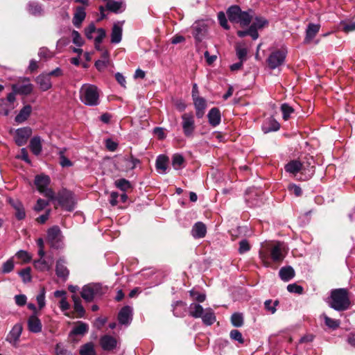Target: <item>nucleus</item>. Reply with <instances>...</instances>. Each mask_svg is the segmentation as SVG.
<instances>
[{"mask_svg":"<svg viewBox=\"0 0 355 355\" xmlns=\"http://www.w3.org/2000/svg\"><path fill=\"white\" fill-rule=\"evenodd\" d=\"M51 178L46 175V207L49 202H52L55 209L60 207L64 211H73L76 207L73 193L66 189H62L55 193L53 189L49 188Z\"/></svg>","mask_w":355,"mask_h":355,"instance_id":"obj_1","label":"nucleus"},{"mask_svg":"<svg viewBox=\"0 0 355 355\" xmlns=\"http://www.w3.org/2000/svg\"><path fill=\"white\" fill-rule=\"evenodd\" d=\"M253 11L248 10L243 11L239 6L233 5L229 7L226 11L229 21L233 24H239L241 27L248 26L253 19Z\"/></svg>","mask_w":355,"mask_h":355,"instance_id":"obj_2","label":"nucleus"},{"mask_svg":"<svg viewBox=\"0 0 355 355\" xmlns=\"http://www.w3.org/2000/svg\"><path fill=\"white\" fill-rule=\"evenodd\" d=\"M330 306L336 311L347 310L351 304L349 291L347 288H336L331 291Z\"/></svg>","mask_w":355,"mask_h":355,"instance_id":"obj_3","label":"nucleus"},{"mask_svg":"<svg viewBox=\"0 0 355 355\" xmlns=\"http://www.w3.org/2000/svg\"><path fill=\"white\" fill-rule=\"evenodd\" d=\"M46 243L54 250H60L63 248V235L58 225H53L46 231Z\"/></svg>","mask_w":355,"mask_h":355,"instance_id":"obj_4","label":"nucleus"},{"mask_svg":"<svg viewBox=\"0 0 355 355\" xmlns=\"http://www.w3.org/2000/svg\"><path fill=\"white\" fill-rule=\"evenodd\" d=\"M80 101L86 105L96 106L99 104V94L97 87L89 85L80 91Z\"/></svg>","mask_w":355,"mask_h":355,"instance_id":"obj_5","label":"nucleus"},{"mask_svg":"<svg viewBox=\"0 0 355 355\" xmlns=\"http://www.w3.org/2000/svg\"><path fill=\"white\" fill-rule=\"evenodd\" d=\"M287 55V50L284 48L272 51L266 60L268 67L275 69L284 64Z\"/></svg>","mask_w":355,"mask_h":355,"instance_id":"obj_6","label":"nucleus"},{"mask_svg":"<svg viewBox=\"0 0 355 355\" xmlns=\"http://www.w3.org/2000/svg\"><path fill=\"white\" fill-rule=\"evenodd\" d=\"M104 293L103 288L100 284H89L83 287L81 297L87 302L93 301L96 296H101Z\"/></svg>","mask_w":355,"mask_h":355,"instance_id":"obj_7","label":"nucleus"},{"mask_svg":"<svg viewBox=\"0 0 355 355\" xmlns=\"http://www.w3.org/2000/svg\"><path fill=\"white\" fill-rule=\"evenodd\" d=\"M182 127L184 136L193 137L196 129L194 116L192 112L184 113L182 116Z\"/></svg>","mask_w":355,"mask_h":355,"instance_id":"obj_8","label":"nucleus"},{"mask_svg":"<svg viewBox=\"0 0 355 355\" xmlns=\"http://www.w3.org/2000/svg\"><path fill=\"white\" fill-rule=\"evenodd\" d=\"M33 87L29 78H21L17 83L12 85V92L10 94H15V96L17 94L28 95L31 93Z\"/></svg>","mask_w":355,"mask_h":355,"instance_id":"obj_9","label":"nucleus"},{"mask_svg":"<svg viewBox=\"0 0 355 355\" xmlns=\"http://www.w3.org/2000/svg\"><path fill=\"white\" fill-rule=\"evenodd\" d=\"M16 98L15 94L9 93L6 98L0 99V114L7 116L10 110L14 109V102Z\"/></svg>","mask_w":355,"mask_h":355,"instance_id":"obj_10","label":"nucleus"},{"mask_svg":"<svg viewBox=\"0 0 355 355\" xmlns=\"http://www.w3.org/2000/svg\"><path fill=\"white\" fill-rule=\"evenodd\" d=\"M89 330L88 325L81 321L77 322V325L75 326L69 334V340L74 343L78 342V339H76V336H83L87 333Z\"/></svg>","mask_w":355,"mask_h":355,"instance_id":"obj_11","label":"nucleus"},{"mask_svg":"<svg viewBox=\"0 0 355 355\" xmlns=\"http://www.w3.org/2000/svg\"><path fill=\"white\" fill-rule=\"evenodd\" d=\"M32 134V130L29 127L18 128L15 131V143L21 146L26 144L28 139Z\"/></svg>","mask_w":355,"mask_h":355,"instance_id":"obj_12","label":"nucleus"},{"mask_svg":"<svg viewBox=\"0 0 355 355\" xmlns=\"http://www.w3.org/2000/svg\"><path fill=\"white\" fill-rule=\"evenodd\" d=\"M207 26L202 22H196L192 26V35L197 43H200L205 37Z\"/></svg>","mask_w":355,"mask_h":355,"instance_id":"obj_13","label":"nucleus"},{"mask_svg":"<svg viewBox=\"0 0 355 355\" xmlns=\"http://www.w3.org/2000/svg\"><path fill=\"white\" fill-rule=\"evenodd\" d=\"M23 327L21 323L15 324L6 337V341L11 343L13 346H17L22 333Z\"/></svg>","mask_w":355,"mask_h":355,"instance_id":"obj_14","label":"nucleus"},{"mask_svg":"<svg viewBox=\"0 0 355 355\" xmlns=\"http://www.w3.org/2000/svg\"><path fill=\"white\" fill-rule=\"evenodd\" d=\"M65 263L64 258L61 257L57 261L55 266L56 275L63 281H66L69 275V270L65 266Z\"/></svg>","mask_w":355,"mask_h":355,"instance_id":"obj_15","label":"nucleus"},{"mask_svg":"<svg viewBox=\"0 0 355 355\" xmlns=\"http://www.w3.org/2000/svg\"><path fill=\"white\" fill-rule=\"evenodd\" d=\"M132 308L130 306H124L118 313V320L121 324L127 325L132 320Z\"/></svg>","mask_w":355,"mask_h":355,"instance_id":"obj_16","label":"nucleus"},{"mask_svg":"<svg viewBox=\"0 0 355 355\" xmlns=\"http://www.w3.org/2000/svg\"><path fill=\"white\" fill-rule=\"evenodd\" d=\"M100 345L105 351H112L116 347L117 341L110 335H104L100 339Z\"/></svg>","mask_w":355,"mask_h":355,"instance_id":"obj_17","label":"nucleus"},{"mask_svg":"<svg viewBox=\"0 0 355 355\" xmlns=\"http://www.w3.org/2000/svg\"><path fill=\"white\" fill-rule=\"evenodd\" d=\"M306 166L304 162L298 160H292L285 166V170L290 173L296 174L300 171H305Z\"/></svg>","mask_w":355,"mask_h":355,"instance_id":"obj_18","label":"nucleus"},{"mask_svg":"<svg viewBox=\"0 0 355 355\" xmlns=\"http://www.w3.org/2000/svg\"><path fill=\"white\" fill-rule=\"evenodd\" d=\"M207 227L202 222L196 223L191 230V235L195 239H202L206 236Z\"/></svg>","mask_w":355,"mask_h":355,"instance_id":"obj_19","label":"nucleus"},{"mask_svg":"<svg viewBox=\"0 0 355 355\" xmlns=\"http://www.w3.org/2000/svg\"><path fill=\"white\" fill-rule=\"evenodd\" d=\"M208 121L212 127H216L221 121L220 111L218 107H212L207 114Z\"/></svg>","mask_w":355,"mask_h":355,"instance_id":"obj_20","label":"nucleus"},{"mask_svg":"<svg viewBox=\"0 0 355 355\" xmlns=\"http://www.w3.org/2000/svg\"><path fill=\"white\" fill-rule=\"evenodd\" d=\"M86 17L85 9L83 6H77L75 10L74 15L72 19L73 24L76 28H80Z\"/></svg>","mask_w":355,"mask_h":355,"instance_id":"obj_21","label":"nucleus"},{"mask_svg":"<svg viewBox=\"0 0 355 355\" xmlns=\"http://www.w3.org/2000/svg\"><path fill=\"white\" fill-rule=\"evenodd\" d=\"M28 327L29 331L33 333H37L42 330V323L38 319L37 315H32L29 317Z\"/></svg>","mask_w":355,"mask_h":355,"instance_id":"obj_22","label":"nucleus"},{"mask_svg":"<svg viewBox=\"0 0 355 355\" xmlns=\"http://www.w3.org/2000/svg\"><path fill=\"white\" fill-rule=\"evenodd\" d=\"M37 245L39 246L38 254L40 256V259L35 261L34 262V266L36 268L42 270L44 268V260L43 259L44 251V242H43L42 238L38 239Z\"/></svg>","mask_w":355,"mask_h":355,"instance_id":"obj_23","label":"nucleus"},{"mask_svg":"<svg viewBox=\"0 0 355 355\" xmlns=\"http://www.w3.org/2000/svg\"><path fill=\"white\" fill-rule=\"evenodd\" d=\"M320 25L309 24L306 31V37L304 38V43H309L313 39L320 30Z\"/></svg>","mask_w":355,"mask_h":355,"instance_id":"obj_24","label":"nucleus"},{"mask_svg":"<svg viewBox=\"0 0 355 355\" xmlns=\"http://www.w3.org/2000/svg\"><path fill=\"white\" fill-rule=\"evenodd\" d=\"M295 270L291 266L282 267L279 275L284 282H288L295 277Z\"/></svg>","mask_w":355,"mask_h":355,"instance_id":"obj_25","label":"nucleus"},{"mask_svg":"<svg viewBox=\"0 0 355 355\" xmlns=\"http://www.w3.org/2000/svg\"><path fill=\"white\" fill-rule=\"evenodd\" d=\"M173 306V315L175 317H183L185 315V313L187 312V304L185 302L181 300L176 301Z\"/></svg>","mask_w":355,"mask_h":355,"instance_id":"obj_26","label":"nucleus"},{"mask_svg":"<svg viewBox=\"0 0 355 355\" xmlns=\"http://www.w3.org/2000/svg\"><path fill=\"white\" fill-rule=\"evenodd\" d=\"M73 301L74 313H76V318H83L85 315V310L81 304V300L76 295H72Z\"/></svg>","mask_w":355,"mask_h":355,"instance_id":"obj_27","label":"nucleus"},{"mask_svg":"<svg viewBox=\"0 0 355 355\" xmlns=\"http://www.w3.org/2000/svg\"><path fill=\"white\" fill-rule=\"evenodd\" d=\"M32 111L31 105L24 106L15 116V121L17 123H21L27 120Z\"/></svg>","mask_w":355,"mask_h":355,"instance_id":"obj_28","label":"nucleus"},{"mask_svg":"<svg viewBox=\"0 0 355 355\" xmlns=\"http://www.w3.org/2000/svg\"><path fill=\"white\" fill-rule=\"evenodd\" d=\"M122 39V28L116 24H114L112 28L111 42L118 44Z\"/></svg>","mask_w":355,"mask_h":355,"instance_id":"obj_29","label":"nucleus"},{"mask_svg":"<svg viewBox=\"0 0 355 355\" xmlns=\"http://www.w3.org/2000/svg\"><path fill=\"white\" fill-rule=\"evenodd\" d=\"M270 257L272 261L275 263H280L283 261L284 257L282 253L279 244H277L271 248Z\"/></svg>","mask_w":355,"mask_h":355,"instance_id":"obj_30","label":"nucleus"},{"mask_svg":"<svg viewBox=\"0 0 355 355\" xmlns=\"http://www.w3.org/2000/svg\"><path fill=\"white\" fill-rule=\"evenodd\" d=\"M280 124L273 118H270L268 121L263 125V131L268 133L272 131H277Z\"/></svg>","mask_w":355,"mask_h":355,"instance_id":"obj_31","label":"nucleus"},{"mask_svg":"<svg viewBox=\"0 0 355 355\" xmlns=\"http://www.w3.org/2000/svg\"><path fill=\"white\" fill-rule=\"evenodd\" d=\"M11 205L15 208L16 212H15V216L18 220H22L26 217V212L24 208L23 205L19 201H15L12 200L10 201Z\"/></svg>","mask_w":355,"mask_h":355,"instance_id":"obj_32","label":"nucleus"},{"mask_svg":"<svg viewBox=\"0 0 355 355\" xmlns=\"http://www.w3.org/2000/svg\"><path fill=\"white\" fill-rule=\"evenodd\" d=\"M169 159L166 155H159L156 159L155 166L157 170H162L166 173Z\"/></svg>","mask_w":355,"mask_h":355,"instance_id":"obj_33","label":"nucleus"},{"mask_svg":"<svg viewBox=\"0 0 355 355\" xmlns=\"http://www.w3.org/2000/svg\"><path fill=\"white\" fill-rule=\"evenodd\" d=\"M200 318H202L203 323L207 326L211 325L216 320L215 314L211 309H207L205 314L202 313Z\"/></svg>","mask_w":355,"mask_h":355,"instance_id":"obj_34","label":"nucleus"},{"mask_svg":"<svg viewBox=\"0 0 355 355\" xmlns=\"http://www.w3.org/2000/svg\"><path fill=\"white\" fill-rule=\"evenodd\" d=\"M203 307L199 304L191 303L189 306V315L195 318H200L203 313Z\"/></svg>","mask_w":355,"mask_h":355,"instance_id":"obj_35","label":"nucleus"},{"mask_svg":"<svg viewBox=\"0 0 355 355\" xmlns=\"http://www.w3.org/2000/svg\"><path fill=\"white\" fill-rule=\"evenodd\" d=\"M62 75V71L60 67L46 73V91L52 87V83L50 82L51 77H59Z\"/></svg>","mask_w":355,"mask_h":355,"instance_id":"obj_36","label":"nucleus"},{"mask_svg":"<svg viewBox=\"0 0 355 355\" xmlns=\"http://www.w3.org/2000/svg\"><path fill=\"white\" fill-rule=\"evenodd\" d=\"M114 185L116 186V188H118L119 189L123 192H126L128 190L132 189L130 182L125 178L116 180L114 182Z\"/></svg>","mask_w":355,"mask_h":355,"instance_id":"obj_37","label":"nucleus"},{"mask_svg":"<svg viewBox=\"0 0 355 355\" xmlns=\"http://www.w3.org/2000/svg\"><path fill=\"white\" fill-rule=\"evenodd\" d=\"M30 148L33 153L37 155L42 150L41 139L38 137H35L30 141Z\"/></svg>","mask_w":355,"mask_h":355,"instance_id":"obj_38","label":"nucleus"},{"mask_svg":"<svg viewBox=\"0 0 355 355\" xmlns=\"http://www.w3.org/2000/svg\"><path fill=\"white\" fill-rule=\"evenodd\" d=\"M80 355H96L92 343H87L81 346L79 350Z\"/></svg>","mask_w":355,"mask_h":355,"instance_id":"obj_39","label":"nucleus"},{"mask_svg":"<svg viewBox=\"0 0 355 355\" xmlns=\"http://www.w3.org/2000/svg\"><path fill=\"white\" fill-rule=\"evenodd\" d=\"M281 111L282 112V117L284 121L290 119L291 114L294 112V109L288 103H283L281 105Z\"/></svg>","mask_w":355,"mask_h":355,"instance_id":"obj_40","label":"nucleus"},{"mask_svg":"<svg viewBox=\"0 0 355 355\" xmlns=\"http://www.w3.org/2000/svg\"><path fill=\"white\" fill-rule=\"evenodd\" d=\"M28 11L33 15H40L42 11V6L37 2H29L28 4Z\"/></svg>","mask_w":355,"mask_h":355,"instance_id":"obj_41","label":"nucleus"},{"mask_svg":"<svg viewBox=\"0 0 355 355\" xmlns=\"http://www.w3.org/2000/svg\"><path fill=\"white\" fill-rule=\"evenodd\" d=\"M231 322L234 327H240L243 324V317L241 313H234L231 316Z\"/></svg>","mask_w":355,"mask_h":355,"instance_id":"obj_42","label":"nucleus"},{"mask_svg":"<svg viewBox=\"0 0 355 355\" xmlns=\"http://www.w3.org/2000/svg\"><path fill=\"white\" fill-rule=\"evenodd\" d=\"M34 184L40 193H43L44 191V175L43 174L36 175Z\"/></svg>","mask_w":355,"mask_h":355,"instance_id":"obj_43","label":"nucleus"},{"mask_svg":"<svg viewBox=\"0 0 355 355\" xmlns=\"http://www.w3.org/2000/svg\"><path fill=\"white\" fill-rule=\"evenodd\" d=\"M121 7L122 3L119 1H109L106 4V9L114 13H118Z\"/></svg>","mask_w":355,"mask_h":355,"instance_id":"obj_44","label":"nucleus"},{"mask_svg":"<svg viewBox=\"0 0 355 355\" xmlns=\"http://www.w3.org/2000/svg\"><path fill=\"white\" fill-rule=\"evenodd\" d=\"M59 164L63 168L73 166V162L64 156L63 150L59 151Z\"/></svg>","mask_w":355,"mask_h":355,"instance_id":"obj_45","label":"nucleus"},{"mask_svg":"<svg viewBox=\"0 0 355 355\" xmlns=\"http://www.w3.org/2000/svg\"><path fill=\"white\" fill-rule=\"evenodd\" d=\"M24 283L30 282L31 280V268H26L18 272Z\"/></svg>","mask_w":355,"mask_h":355,"instance_id":"obj_46","label":"nucleus"},{"mask_svg":"<svg viewBox=\"0 0 355 355\" xmlns=\"http://www.w3.org/2000/svg\"><path fill=\"white\" fill-rule=\"evenodd\" d=\"M16 257L20 260H21L24 263H28L31 261L32 257L31 255L25 250H19L16 254Z\"/></svg>","mask_w":355,"mask_h":355,"instance_id":"obj_47","label":"nucleus"},{"mask_svg":"<svg viewBox=\"0 0 355 355\" xmlns=\"http://www.w3.org/2000/svg\"><path fill=\"white\" fill-rule=\"evenodd\" d=\"M184 162V157L180 154H174L172 157V165L175 168L178 169V167H180Z\"/></svg>","mask_w":355,"mask_h":355,"instance_id":"obj_48","label":"nucleus"},{"mask_svg":"<svg viewBox=\"0 0 355 355\" xmlns=\"http://www.w3.org/2000/svg\"><path fill=\"white\" fill-rule=\"evenodd\" d=\"M218 20L220 25L225 30H230V26L228 24L225 14L220 11L218 13Z\"/></svg>","mask_w":355,"mask_h":355,"instance_id":"obj_49","label":"nucleus"},{"mask_svg":"<svg viewBox=\"0 0 355 355\" xmlns=\"http://www.w3.org/2000/svg\"><path fill=\"white\" fill-rule=\"evenodd\" d=\"M71 36L73 38V43L78 46H82L85 42L83 40L80 34L76 30H73L71 32Z\"/></svg>","mask_w":355,"mask_h":355,"instance_id":"obj_50","label":"nucleus"},{"mask_svg":"<svg viewBox=\"0 0 355 355\" xmlns=\"http://www.w3.org/2000/svg\"><path fill=\"white\" fill-rule=\"evenodd\" d=\"M56 355H73L72 352L67 349L65 346L61 343H58L55 346Z\"/></svg>","mask_w":355,"mask_h":355,"instance_id":"obj_51","label":"nucleus"},{"mask_svg":"<svg viewBox=\"0 0 355 355\" xmlns=\"http://www.w3.org/2000/svg\"><path fill=\"white\" fill-rule=\"evenodd\" d=\"M239 252L240 254H244L248 252L251 248V246L247 239H242L239 241Z\"/></svg>","mask_w":355,"mask_h":355,"instance_id":"obj_52","label":"nucleus"},{"mask_svg":"<svg viewBox=\"0 0 355 355\" xmlns=\"http://www.w3.org/2000/svg\"><path fill=\"white\" fill-rule=\"evenodd\" d=\"M190 296L198 302H203L206 300V295L204 293H200L198 291L191 290L189 291Z\"/></svg>","mask_w":355,"mask_h":355,"instance_id":"obj_53","label":"nucleus"},{"mask_svg":"<svg viewBox=\"0 0 355 355\" xmlns=\"http://www.w3.org/2000/svg\"><path fill=\"white\" fill-rule=\"evenodd\" d=\"M14 269V262L12 259H8L3 263L1 272L3 274L9 273Z\"/></svg>","mask_w":355,"mask_h":355,"instance_id":"obj_54","label":"nucleus"},{"mask_svg":"<svg viewBox=\"0 0 355 355\" xmlns=\"http://www.w3.org/2000/svg\"><path fill=\"white\" fill-rule=\"evenodd\" d=\"M324 322H325V324L332 329H337L339 325H340V321L339 320H334V319H332L328 316H325L324 317Z\"/></svg>","mask_w":355,"mask_h":355,"instance_id":"obj_55","label":"nucleus"},{"mask_svg":"<svg viewBox=\"0 0 355 355\" xmlns=\"http://www.w3.org/2000/svg\"><path fill=\"white\" fill-rule=\"evenodd\" d=\"M230 336L231 339L238 341L239 343H244V339L242 334L237 329H233L230 331Z\"/></svg>","mask_w":355,"mask_h":355,"instance_id":"obj_56","label":"nucleus"},{"mask_svg":"<svg viewBox=\"0 0 355 355\" xmlns=\"http://www.w3.org/2000/svg\"><path fill=\"white\" fill-rule=\"evenodd\" d=\"M252 23H254L259 29H261L268 25V21L263 17H255Z\"/></svg>","mask_w":355,"mask_h":355,"instance_id":"obj_57","label":"nucleus"},{"mask_svg":"<svg viewBox=\"0 0 355 355\" xmlns=\"http://www.w3.org/2000/svg\"><path fill=\"white\" fill-rule=\"evenodd\" d=\"M193 101L196 109H206L207 103L204 98L198 96Z\"/></svg>","mask_w":355,"mask_h":355,"instance_id":"obj_58","label":"nucleus"},{"mask_svg":"<svg viewBox=\"0 0 355 355\" xmlns=\"http://www.w3.org/2000/svg\"><path fill=\"white\" fill-rule=\"evenodd\" d=\"M287 290L290 293H294L297 294H302L304 288L302 286L296 284H291L287 286Z\"/></svg>","mask_w":355,"mask_h":355,"instance_id":"obj_59","label":"nucleus"},{"mask_svg":"<svg viewBox=\"0 0 355 355\" xmlns=\"http://www.w3.org/2000/svg\"><path fill=\"white\" fill-rule=\"evenodd\" d=\"M288 190L293 193L296 197H300L302 195V190L301 187L295 184H290L288 186Z\"/></svg>","mask_w":355,"mask_h":355,"instance_id":"obj_60","label":"nucleus"},{"mask_svg":"<svg viewBox=\"0 0 355 355\" xmlns=\"http://www.w3.org/2000/svg\"><path fill=\"white\" fill-rule=\"evenodd\" d=\"M236 55L240 61H245L247 57V49L245 48H241L239 46H236Z\"/></svg>","mask_w":355,"mask_h":355,"instance_id":"obj_61","label":"nucleus"},{"mask_svg":"<svg viewBox=\"0 0 355 355\" xmlns=\"http://www.w3.org/2000/svg\"><path fill=\"white\" fill-rule=\"evenodd\" d=\"M258 30H259V28L257 27V26L254 23H252L250 25L249 28H248V31L250 33L249 35L254 40H257L259 36V35L258 33Z\"/></svg>","mask_w":355,"mask_h":355,"instance_id":"obj_62","label":"nucleus"},{"mask_svg":"<svg viewBox=\"0 0 355 355\" xmlns=\"http://www.w3.org/2000/svg\"><path fill=\"white\" fill-rule=\"evenodd\" d=\"M97 31L95 25L92 23L87 28H85V34L86 37L88 40H92L93 38L92 34Z\"/></svg>","mask_w":355,"mask_h":355,"instance_id":"obj_63","label":"nucleus"},{"mask_svg":"<svg viewBox=\"0 0 355 355\" xmlns=\"http://www.w3.org/2000/svg\"><path fill=\"white\" fill-rule=\"evenodd\" d=\"M15 301L17 305L22 306L26 304L27 297L24 294L17 295L15 296Z\"/></svg>","mask_w":355,"mask_h":355,"instance_id":"obj_64","label":"nucleus"}]
</instances>
